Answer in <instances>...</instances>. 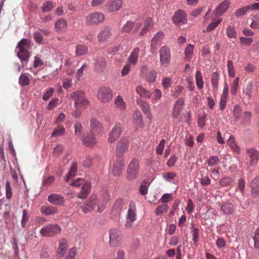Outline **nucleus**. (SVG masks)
Instances as JSON below:
<instances>
[{"label":"nucleus","instance_id":"obj_1","mask_svg":"<svg viewBox=\"0 0 259 259\" xmlns=\"http://www.w3.org/2000/svg\"><path fill=\"white\" fill-rule=\"evenodd\" d=\"M109 194L108 193H106L103 200L99 202L97 195L92 194L87 203L80 206V208L83 213L87 214L94 210L97 205V211L100 213L105 208L107 202L109 201Z\"/></svg>","mask_w":259,"mask_h":259},{"label":"nucleus","instance_id":"obj_2","mask_svg":"<svg viewBox=\"0 0 259 259\" xmlns=\"http://www.w3.org/2000/svg\"><path fill=\"white\" fill-rule=\"evenodd\" d=\"M30 47V40L26 38H23L17 44V48L19 49V51L17 56L21 61L22 67L26 65L28 63L30 57V53L28 50Z\"/></svg>","mask_w":259,"mask_h":259},{"label":"nucleus","instance_id":"obj_3","mask_svg":"<svg viewBox=\"0 0 259 259\" xmlns=\"http://www.w3.org/2000/svg\"><path fill=\"white\" fill-rule=\"evenodd\" d=\"M61 227L56 224H50L45 226L40 230V234L44 237H52L60 233Z\"/></svg>","mask_w":259,"mask_h":259},{"label":"nucleus","instance_id":"obj_4","mask_svg":"<svg viewBox=\"0 0 259 259\" xmlns=\"http://www.w3.org/2000/svg\"><path fill=\"white\" fill-rule=\"evenodd\" d=\"M97 97L98 99L102 103H108L113 98V92L110 88L103 87L100 88L98 91Z\"/></svg>","mask_w":259,"mask_h":259},{"label":"nucleus","instance_id":"obj_5","mask_svg":"<svg viewBox=\"0 0 259 259\" xmlns=\"http://www.w3.org/2000/svg\"><path fill=\"white\" fill-rule=\"evenodd\" d=\"M137 213L136 207L134 202H131L126 217L125 227L126 229L131 228L133 226V223L136 220Z\"/></svg>","mask_w":259,"mask_h":259},{"label":"nucleus","instance_id":"obj_6","mask_svg":"<svg viewBox=\"0 0 259 259\" xmlns=\"http://www.w3.org/2000/svg\"><path fill=\"white\" fill-rule=\"evenodd\" d=\"M129 144L127 137L122 138L117 142L115 150L117 157L123 158V155L128 149Z\"/></svg>","mask_w":259,"mask_h":259},{"label":"nucleus","instance_id":"obj_7","mask_svg":"<svg viewBox=\"0 0 259 259\" xmlns=\"http://www.w3.org/2000/svg\"><path fill=\"white\" fill-rule=\"evenodd\" d=\"M104 19L105 16L102 13L96 12L88 15L85 21L87 24L93 25L102 23Z\"/></svg>","mask_w":259,"mask_h":259},{"label":"nucleus","instance_id":"obj_8","mask_svg":"<svg viewBox=\"0 0 259 259\" xmlns=\"http://www.w3.org/2000/svg\"><path fill=\"white\" fill-rule=\"evenodd\" d=\"M159 56L161 65L163 66L168 65L171 60V54L169 47L167 46L161 47L159 50Z\"/></svg>","mask_w":259,"mask_h":259},{"label":"nucleus","instance_id":"obj_9","mask_svg":"<svg viewBox=\"0 0 259 259\" xmlns=\"http://www.w3.org/2000/svg\"><path fill=\"white\" fill-rule=\"evenodd\" d=\"M109 244L111 246L116 247L122 242V237L119 230L111 229L109 231Z\"/></svg>","mask_w":259,"mask_h":259},{"label":"nucleus","instance_id":"obj_10","mask_svg":"<svg viewBox=\"0 0 259 259\" xmlns=\"http://www.w3.org/2000/svg\"><path fill=\"white\" fill-rule=\"evenodd\" d=\"M117 159L113 162V167L111 170L114 176H120L125 166L124 158L117 157Z\"/></svg>","mask_w":259,"mask_h":259},{"label":"nucleus","instance_id":"obj_11","mask_svg":"<svg viewBox=\"0 0 259 259\" xmlns=\"http://www.w3.org/2000/svg\"><path fill=\"white\" fill-rule=\"evenodd\" d=\"M139 168V160L136 159H133L130 162L128 168H127V177L130 179H135L138 172Z\"/></svg>","mask_w":259,"mask_h":259},{"label":"nucleus","instance_id":"obj_12","mask_svg":"<svg viewBox=\"0 0 259 259\" xmlns=\"http://www.w3.org/2000/svg\"><path fill=\"white\" fill-rule=\"evenodd\" d=\"M122 132V125L120 123L115 124L112 130L109 132L108 141L109 143H113L116 141Z\"/></svg>","mask_w":259,"mask_h":259},{"label":"nucleus","instance_id":"obj_13","mask_svg":"<svg viewBox=\"0 0 259 259\" xmlns=\"http://www.w3.org/2000/svg\"><path fill=\"white\" fill-rule=\"evenodd\" d=\"M91 133L97 135H102L104 133V128L101 123L97 119L92 117L90 119Z\"/></svg>","mask_w":259,"mask_h":259},{"label":"nucleus","instance_id":"obj_14","mask_svg":"<svg viewBox=\"0 0 259 259\" xmlns=\"http://www.w3.org/2000/svg\"><path fill=\"white\" fill-rule=\"evenodd\" d=\"M172 20L177 25H182L187 22L186 13L182 10L176 11L173 16Z\"/></svg>","mask_w":259,"mask_h":259},{"label":"nucleus","instance_id":"obj_15","mask_svg":"<svg viewBox=\"0 0 259 259\" xmlns=\"http://www.w3.org/2000/svg\"><path fill=\"white\" fill-rule=\"evenodd\" d=\"M112 34L111 28L109 26H105L101 29L98 35V40L100 42H105L111 37Z\"/></svg>","mask_w":259,"mask_h":259},{"label":"nucleus","instance_id":"obj_16","mask_svg":"<svg viewBox=\"0 0 259 259\" xmlns=\"http://www.w3.org/2000/svg\"><path fill=\"white\" fill-rule=\"evenodd\" d=\"M247 152L250 158L249 165L252 166L256 165L258 160L259 152L254 148L248 149Z\"/></svg>","mask_w":259,"mask_h":259},{"label":"nucleus","instance_id":"obj_17","mask_svg":"<svg viewBox=\"0 0 259 259\" xmlns=\"http://www.w3.org/2000/svg\"><path fill=\"white\" fill-rule=\"evenodd\" d=\"M81 141L87 147H92L97 143V139L93 133L88 134L81 138Z\"/></svg>","mask_w":259,"mask_h":259},{"label":"nucleus","instance_id":"obj_18","mask_svg":"<svg viewBox=\"0 0 259 259\" xmlns=\"http://www.w3.org/2000/svg\"><path fill=\"white\" fill-rule=\"evenodd\" d=\"M251 194L254 197L259 196V176H256L250 182Z\"/></svg>","mask_w":259,"mask_h":259},{"label":"nucleus","instance_id":"obj_19","mask_svg":"<svg viewBox=\"0 0 259 259\" xmlns=\"http://www.w3.org/2000/svg\"><path fill=\"white\" fill-rule=\"evenodd\" d=\"M54 27L57 32L64 33L67 28V22L64 19H59L55 22Z\"/></svg>","mask_w":259,"mask_h":259},{"label":"nucleus","instance_id":"obj_20","mask_svg":"<svg viewBox=\"0 0 259 259\" xmlns=\"http://www.w3.org/2000/svg\"><path fill=\"white\" fill-rule=\"evenodd\" d=\"M236 209L234 204L231 202L223 203L221 206V210L224 214L231 215L234 213Z\"/></svg>","mask_w":259,"mask_h":259},{"label":"nucleus","instance_id":"obj_21","mask_svg":"<svg viewBox=\"0 0 259 259\" xmlns=\"http://www.w3.org/2000/svg\"><path fill=\"white\" fill-rule=\"evenodd\" d=\"M48 201L54 205H61L64 203V198L58 194H53L49 195Z\"/></svg>","mask_w":259,"mask_h":259},{"label":"nucleus","instance_id":"obj_22","mask_svg":"<svg viewBox=\"0 0 259 259\" xmlns=\"http://www.w3.org/2000/svg\"><path fill=\"white\" fill-rule=\"evenodd\" d=\"M164 33L162 31L158 32L153 37L151 41V47L153 50H156L163 39Z\"/></svg>","mask_w":259,"mask_h":259},{"label":"nucleus","instance_id":"obj_23","mask_svg":"<svg viewBox=\"0 0 259 259\" xmlns=\"http://www.w3.org/2000/svg\"><path fill=\"white\" fill-rule=\"evenodd\" d=\"M230 5V2L229 0H224L216 8L215 10L216 15L218 16L222 15L228 9Z\"/></svg>","mask_w":259,"mask_h":259},{"label":"nucleus","instance_id":"obj_24","mask_svg":"<svg viewBox=\"0 0 259 259\" xmlns=\"http://www.w3.org/2000/svg\"><path fill=\"white\" fill-rule=\"evenodd\" d=\"M137 103L148 118L151 119L152 114L149 105L147 102L141 100H138Z\"/></svg>","mask_w":259,"mask_h":259},{"label":"nucleus","instance_id":"obj_25","mask_svg":"<svg viewBox=\"0 0 259 259\" xmlns=\"http://www.w3.org/2000/svg\"><path fill=\"white\" fill-rule=\"evenodd\" d=\"M140 49L138 48H135L131 53L128 59L127 62L130 65H136L138 62Z\"/></svg>","mask_w":259,"mask_h":259},{"label":"nucleus","instance_id":"obj_26","mask_svg":"<svg viewBox=\"0 0 259 259\" xmlns=\"http://www.w3.org/2000/svg\"><path fill=\"white\" fill-rule=\"evenodd\" d=\"M122 5V0H112L108 4V10L110 12L117 11L120 9Z\"/></svg>","mask_w":259,"mask_h":259},{"label":"nucleus","instance_id":"obj_27","mask_svg":"<svg viewBox=\"0 0 259 259\" xmlns=\"http://www.w3.org/2000/svg\"><path fill=\"white\" fill-rule=\"evenodd\" d=\"M136 93L142 98L149 99L151 97V93L142 85H138L136 89Z\"/></svg>","mask_w":259,"mask_h":259},{"label":"nucleus","instance_id":"obj_28","mask_svg":"<svg viewBox=\"0 0 259 259\" xmlns=\"http://www.w3.org/2000/svg\"><path fill=\"white\" fill-rule=\"evenodd\" d=\"M68 248V242L65 239L60 241L57 252L60 256H63L65 254Z\"/></svg>","mask_w":259,"mask_h":259},{"label":"nucleus","instance_id":"obj_29","mask_svg":"<svg viewBox=\"0 0 259 259\" xmlns=\"http://www.w3.org/2000/svg\"><path fill=\"white\" fill-rule=\"evenodd\" d=\"M90 188L91 185L90 183L84 184L82 186L81 191L78 194L77 197L81 199L85 198L90 193Z\"/></svg>","mask_w":259,"mask_h":259},{"label":"nucleus","instance_id":"obj_30","mask_svg":"<svg viewBox=\"0 0 259 259\" xmlns=\"http://www.w3.org/2000/svg\"><path fill=\"white\" fill-rule=\"evenodd\" d=\"M227 143L231 149L237 154H240L241 151L239 146L235 141V138L233 136H230L227 140Z\"/></svg>","mask_w":259,"mask_h":259},{"label":"nucleus","instance_id":"obj_31","mask_svg":"<svg viewBox=\"0 0 259 259\" xmlns=\"http://www.w3.org/2000/svg\"><path fill=\"white\" fill-rule=\"evenodd\" d=\"M40 212L45 215H49L57 212V209L53 206H46L45 205L40 207Z\"/></svg>","mask_w":259,"mask_h":259},{"label":"nucleus","instance_id":"obj_32","mask_svg":"<svg viewBox=\"0 0 259 259\" xmlns=\"http://www.w3.org/2000/svg\"><path fill=\"white\" fill-rule=\"evenodd\" d=\"M74 128L75 136L81 138L82 137L83 127L81 122L78 121H76L74 125Z\"/></svg>","mask_w":259,"mask_h":259},{"label":"nucleus","instance_id":"obj_33","mask_svg":"<svg viewBox=\"0 0 259 259\" xmlns=\"http://www.w3.org/2000/svg\"><path fill=\"white\" fill-rule=\"evenodd\" d=\"M194 46L193 45L189 44L185 50V58L187 61H190L193 54Z\"/></svg>","mask_w":259,"mask_h":259},{"label":"nucleus","instance_id":"obj_34","mask_svg":"<svg viewBox=\"0 0 259 259\" xmlns=\"http://www.w3.org/2000/svg\"><path fill=\"white\" fill-rule=\"evenodd\" d=\"M77 164L73 162L69 172L66 177V181L68 182L70 179L75 176L77 172Z\"/></svg>","mask_w":259,"mask_h":259},{"label":"nucleus","instance_id":"obj_35","mask_svg":"<svg viewBox=\"0 0 259 259\" xmlns=\"http://www.w3.org/2000/svg\"><path fill=\"white\" fill-rule=\"evenodd\" d=\"M176 175V174L174 172H168L163 174L162 178L165 181L168 182L175 184V177Z\"/></svg>","mask_w":259,"mask_h":259},{"label":"nucleus","instance_id":"obj_36","mask_svg":"<svg viewBox=\"0 0 259 259\" xmlns=\"http://www.w3.org/2000/svg\"><path fill=\"white\" fill-rule=\"evenodd\" d=\"M157 73L154 70H151L148 72V74L146 75L145 78L148 82H154L156 78Z\"/></svg>","mask_w":259,"mask_h":259},{"label":"nucleus","instance_id":"obj_37","mask_svg":"<svg viewBox=\"0 0 259 259\" xmlns=\"http://www.w3.org/2000/svg\"><path fill=\"white\" fill-rule=\"evenodd\" d=\"M135 25L134 22L131 21H128L122 26L121 32L122 33H129Z\"/></svg>","mask_w":259,"mask_h":259},{"label":"nucleus","instance_id":"obj_38","mask_svg":"<svg viewBox=\"0 0 259 259\" xmlns=\"http://www.w3.org/2000/svg\"><path fill=\"white\" fill-rule=\"evenodd\" d=\"M89 103V101L84 97L81 98L78 101H77V102H74L75 107L85 109Z\"/></svg>","mask_w":259,"mask_h":259},{"label":"nucleus","instance_id":"obj_39","mask_svg":"<svg viewBox=\"0 0 259 259\" xmlns=\"http://www.w3.org/2000/svg\"><path fill=\"white\" fill-rule=\"evenodd\" d=\"M88 47L82 45H78L76 47L75 54L77 56H82L88 52Z\"/></svg>","mask_w":259,"mask_h":259},{"label":"nucleus","instance_id":"obj_40","mask_svg":"<svg viewBox=\"0 0 259 259\" xmlns=\"http://www.w3.org/2000/svg\"><path fill=\"white\" fill-rule=\"evenodd\" d=\"M219 74L217 72H213L211 75V82L212 87L214 90H217L218 87Z\"/></svg>","mask_w":259,"mask_h":259},{"label":"nucleus","instance_id":"obj_41","mask_svg":"<svg viewBox=\"0 0 259 259\" xmlns=\"http://www.w3.org/2000/svg\"><path fill=\"white\" fill-rule=\"evenodd\" d=\"M196 82L197 87L201 89L203 87L202 76L200 70H197L196 73Z\"/></svg>","mask_w":259,"mask_h":259},{"label":"nucleus","instance_id":"obj_42","mask_svg":"<svg viewBox=\"0 0 259 259\" xmlns=\"http://www.w3.org/2000/svg\"><path fill=\"white\" fill-rule=\"evenodd\" d=\"M133 118L138 125L141 127L143 125V121L140 111L137 110L135 111L133 114Z\"/></svg>","mask_w":259,"mask_h":259},{"label":"nucleus","instance_id":"obj_43","mask_svg":"<svg viewBox=\"0 0 259 259\" xmlns=\"http://www.w3.org/2000/svg\"><path fill=\"white\" fill-rule=\"evenodd\" d=\"M239 77H237L232 83L231 86L230 93L232 95H235L239 86Z\"/></svg>","mask_w":259,"mask_h":259},{"label":"nucleus","instance_id":"obj_44","mask_svg":"<svg viewBox=\"0 0 259 259\" xmlns=\"http://www.w3.org/2000/svg\"><path fill=\"white\" fill-rule=\"evenodd\" d=\"M30 82V78L28 75L24 74L20 76L19 83L21 86L27 85Z\"/></svg>","mask_w":259,"mask_h":259},{"label":"nucleus","instance_id":"obj_45","mask_svg":"<svg viewBox=\"0 0 259 259\" xmlns=\"http://www.w3.org/2000/svg\"><path fill=\"white\" fill-rule=\"evenodd\" d=\"M70 97L75 101V102H77L84 97V92L81 91L73 92L70 95Z\"/></svg>","mask_w":259,"mask_h":259},{"label":"nucleus","instance_id":"obj_46","mask_svg":"<svg viewBox=\"0 0 259 259\" xmlns=\"http://www.w3.org/2000/svg\"><path fill=\"white\" fill-rule=\"evenodd\" d=\"M227 68L228 71V75L230 77H234L235 75V72L233 63L231 60L228 61Z\"/></svg>","mask_w":259,"mask_h":259},{"label":"nucleus","instance_id":"obj_47","mask_svg":"<svg viewBox=\"0 0 259 259\" xmlns=\"http://www.w3.org/2000/svg\"><path fill=\"white\" fill-rule=\"evenodd\" d=\"M95 66L100 69L104 68L106 66L105 59L103 57L98 58L95 63Z\"/></svg>","mask_w":259,"mask_h":259},{"label":"nucleus","instance_id":"obj_48","mask_svg":"<svg viewBox=\"0 0 259 259\" xmlns=\"http://www.w3.org/2000/svg\"><path fill=\"white\" fill-rule=\"evenodd\" d=\"M153 96L152 99V103H156L162 97V92L158 89H155L153 91Z\"/></svg>","mask_w":259,"mask_h":259},{"label":"nucleus","instance_id":"obj_49","mask_svg":"<svg viewBox=\"0 0 259 259\" xmlns=\"http://www.w3.org/2000/svg\"><path fill=\"white\" fill-rule=\"evenodd\" d=\"M169 209V207L168 205L166 204H162L159 206L155 210V213L157 215H159L162 214L164 212H166Z\"/></svg>","mask_w":259,"mask_h":259},{"label":"nucleus","instance_id":"obj_50","mask_svg":"<svg viewBox=\"0 0 259 259\" xmlns=\"http://www.w3.org/2000/svg\"><path fill=\"white\" fill-rule=\"evenodd\" d=\"M227 36L229 38H236L237 36L236 32L234 27L232 26L229 25L226 29Z\"/></svg>","mask_w":259,"mask_h":259},{"label":"nucleus","instance_id":"obj_51","mask_svg":"<svg viewBox=\"0 0 259 259\" xmlns=\"http://www.w3.org/2000/svg\"><path fill=\"white\" fill-rule=\"evenodd\" d=\"M253 240L254 241V247L256 249H259V227L257 228L253 236Z\"/></svg>","mask_w":259,"mask_h":259},{"label":"nucleus","instance_id":"obj_52","mask_svg":"<svg viewBox=\"0 0 259 259\" xmlns=\"http://www.w3.org/2000/svg\"><path fill=\"white\" fill-rule=\"evenodd\" d=\"M65 133V128L62 126H59L55 128L52 134V137H60Z\"/></svg>","mask_w":259,"mask_h":259},{"label":"nucleus","instance_id":"obj_53","mask_svg":"<svg viewBox=\"0 0 259 259\" xmlns=\"http://www.w3.org/2000/svg\"><path fill=\"white\" fill-rule=\"evenodd\" d=\"M249 9V7L248 6L243 7L236 10L235 13V15L238 18L240 17L244 16Z\"/></svg>","mask_w":259,"mask_h":259},{"label":"nucleus","instance_id":"obj_54","mask_svg":"<svg viewBox=\"0 0 259 259\" xmlns=\"http://www.w3.org/2000/svg\"><path fill=\"white\" fill-rule=\"evenodd\" d=\"M192 240L195 245H198L199 241V230L196 228H193L192 231Z\"/></svg>","mask_w":259,"mask_h":259},{"label":"nucleus","instance_id":"obj_55","mask_svg":"<svg viewBox=\"0 0 259 259\" xmlns=\"http://www.w3.org/2000/svg\"><path fill=\"white\" fill-rule=\"evenodd\" d=\"M219 183L222 186L227 187L232 184L233 180L230 177H224L220 180Z\"/></svg>","mask_w":259,"mask_h":259},{"label":"nucleus","instance_id":"obj_56","mask_svg":"<svg viewBox=\"0 0 259 259\" xmlns=\"http://www.w3.org/2000/svg\"><path fill=\"white\" fill-rule=\"evenodd\" d=\"M220 162V159L217 156H211L207 160V164L209 166H214Z\"/></svg>","mask_w":259,"mask_h":259},{"label":"nucleus","instance_id":"obj_57","mask_svg":"<svg viewBox=\"0 0 259 259\" xmlns=\"http://www.w3.org/2000/svg\"><path fill=\"white\" fill-rule=\"evenodd\" d=\"M115 104L117 107L121 110L125 108V103L122 98L120 96H118L115 99Z\"/></svg>","mask_w":259,"mask_h":259},{"label":"nucleus","instance_id":"obj_58","mask_svg":"<svg viewBox=\"0 0 259 259\" xmlns=\"http://www.w3.org/2000/svg\"><path fill=\"white\" fill-rule=\"evenodd\" d=\"M253 86V84L252 82L250 81L247 84L245 90L244 91V94L248 98H250L252 96Z\"/></svg>","mask_w":259,"mask_h":259},{"label":"nucleus","instance_id":"obj_59","mask_svg":"<svg viewBox=\"0 0 259 259\" xmlns=\"http://www.w3.org/2000/svg\"><path fill=\"white\" fill-rule=\"evenodd\" d=\"M252 22L250 25L251 28L253 29H257L259 28V16H254L251 18Z\"/></svg>","mask_w":259,"mask_h":259},{"label":"nucleus","instance_id":"obj_60","mask_svg":"<svg viewBox=\"0 0 259 259\" xmlns=\"http://www.w3.org/2000/svg\"><path fill=\"white\" fill-rule=\"evenodd\" d=\"M53 8V3L51 1H48L44 3L42 6V11L43 12L50 11Z\"/></svg>","mask_w":259,"mask_h":259},{"label":"nucleus","instance_id":"obj_61","mask_svg":"<svg viewBox=\"0 0 259 259\" xmlns=\"http://www.w3.org/2000/svg\"><path fill=\"white\" fill-rule=\"evenodd\" d=\"M172 199L171 193H164L161 197L160 201L163 203H166Z\"/></svg>","mask_w":259,"mask_h":259},{"label":"nucleus","instance_id":"obj_62","mask_svg":"<svg viewBox=\"0 0 259 259\" xmlns=\"http://www.w3.org/2000/svg\"><path fill=\"white\" fill-rule=\"evenodd\" d=\"M206 115L205 114L201 116H198L197 119V123L199 127L202 128L206 124Z\"/></svg>","mask_w":259,"mask_h":259},{"label":"nucleus","instance_id":"obj_63","mask_svg":"<svg viewBox=\"0 0 259 259\" xmlns=\"http://www.w3.org/2000/svg\"><path fill=\"white\" fill-rule=\"evenodd\" d=\"M33 39L38 44H42L43 41V37L41 34L37 31L34 33Z\"/></svg>","mask_w":259,"mask_h":259},{"label":"nucleus","instance_id":"obj_64","mask_svg":"<svg viewBox=\"0 0 259 259\" xmlns=\"http://www.w3.org/2000/svg\"><path fill=\"white\" fill-rule=\"evenodd\" d=\"M76 255V249L75 247H72L69 250L67 256L65 259H74Z\"/></svg>","mask_w":259,"mask_h":259}]
</instances>
